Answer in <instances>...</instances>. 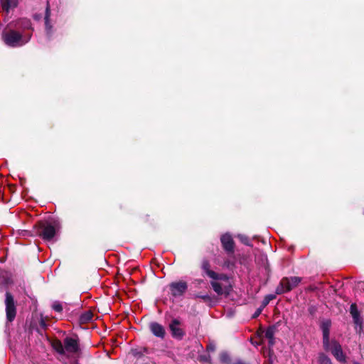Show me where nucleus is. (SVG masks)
Listing matches in <instances>:
<instances>
[{
  "instance_id": "nucleus-16",
  "label": "nucleus",
  "mask_w": 364,
  "mask_h": 364,
  "mask_svg": "<svg viewBox=\"0 0 364 364\" xmlns=\"http://www.w3.org/2000/svg\"><path fill=\"white\" fill-rule=\"evenodd\" d=\"M350 311L355 323L359 324L360 323L359 312L355 304H351Z\"/></svg>"
},
{
  "instance_id": "nucleus-20",
  "label": "nucleus",
  "mask_w": 364,
  "mask_h": 364,
  "mask_svg": "<svg viewBox=\"0 0 364 364\" xmlns=\"http://www.w3.org/2000/svg\"><path fill=\"white\" fill-rule=\"evenodd\" d=\"M265 337L267 338V339H270V338H274V328L273 327H269L268 328L266 331H265Z\"/></svg>"
},
{
  "instance_id": "nucleus-14",
  "label": "nucleus",
  "mask_w": 364,
  "mask_h": 364,
  "mask_svg": "<svg viewBox=\"0 0 364 364\" xmlns=\"http://www.w3.org/2000/svg\"><path fill=\"white\" fill-rule=\"evenodd\" d=\"M1 4L3 10L8 13L11 9L17 6L18 0H1Z\"/></svg>"
},
{
  "instance_id": "nucleus-8",
  "label": "nucleus",
  "mask_w": 364,
  "mask_h": 364,
  "mask_svg": "<svg viewBox=\"0 0 364 364\" xmlns=\"http://www.w3.org/2000/svg\"><path fill=\"white\" fill-rule=\"evenodd\" d=\"M171 294L174 297L182 296L188 289V285L186 282L179 281L172 282L169 285Z\"/></svg>"
},
{
  "instance_id": "nucleus-17",
  "label": "nucleus",
  "mask_w": 364,
  "mask_h": 364,
  "mask_svg": "<svg viewBox=\"0 0 364 364\" xmlns=\"http://www.w3.org/2000/svg\"><path fill=\"white\" fill-rule=\"evenodd\" d=\"M93 314L91 311H87L81 314L80 317V323H86L92 319Z\"/></svg>"
},
{
  "instance_id": "nucleus-10",
  "label": "nucleus",
  "mask_w": 364,
  "mask_h": 364,
  "mask_svg": "<svg viewBox=\"0 0 364 364\" xmlns=\"http://www.w3.org/2000/svg\"><path fill=\"white\" fill-rule=\"evenodd\" d=\"M331 326V321L329 319H325L322 321L321 323V329L323 333V346L324 349H328L329 347Z\"/></svg>"
},
{
  "instance_id": "nucleus-4",
  "label": "nucleus",
  "mask_w": 364,
  "mask_h": 364,
  "mask_svg": "<svg viewBox=\"0 0 364 364\" xmlns=\"http://www.w3.org/2000/svg\"><path fill=\"white\" fill-rule=\"evenodd\" d=\"M301 282V278L299 277H284L283 278L279 285L276 289V292L278 294H281L287 291H291Z\"/></svg>"
},
{
  "instance_id": "nucleus-18",
  "label": "nucleus",
  "mask_w": 364,
  "mask_h": 364,
  "mask_svg": "<svg viewBox=\"0 0 364 364\" xmlns=\"http://www.w3.org/2000/svg\"><path fill=\"white\" fill-rule=\"evenodd\" d=\"M318 364H331V359L323 353H320L318 355Z\"/></svg>"
},
{
  "instance_id": "nucleus-15",
  "label": "nucleus",
  "mask_w": 364,
  "mask_h": 364,
  "mask_svg": "<svg viewBox=\"0 0 364 364\" xmlns=\"http://www.w3.org/2000/svg\"><path fill=\"white\" fill-rule=\"evenodd\" d=\"M50 15V6L48 2L47 3L46 10V16H45V25L46 33L48 36L51 33L52 26L49 21V17Z\"/></svg>"
},
{
  "instance_id": "nucleus-5",
  "label": "nucleus",
  "mask_w": 364,
  "mask_h": 364,
  "mask_svg": "<svg viewBox=\"0 0 364 364\" xmlns=\"http://www.w3.org/2000/svg\"><path fill=\"white\" fill-rule=\"evenodd\" d=\"M326 351H330L337 360L341 363H346V357L344 354L341 346L335 340L329 341V347L328 349H324Z\"/></svg>"
},
{
  "instance_id": "nucleus-23",
  "label": "nucleus",
  "mask_w": 364,
  "mask_h": 364,
  "mask_svg": "<svg viewBox=\"0 0 364 364\" xmlns=\"http://www.w3.org/2000/svg\"><path fill=\"white\" fill-rule=\"evenodd\" d=\"M220 357V360L223 363H228L230 361L229 355L225 353H221Z\"/></svg>"
},
{
  "instance_id": "nucleus-2",
  "label": "nucleus",
  "mask_w": 364,
  "mask_h": 364,
  "mask_svg": "<svg viewBox=\"0 0 364 364\" xmlns=\"http://www.w3.org/2000/svg\"><path fill=\"white\" fill-rule=\"evenodd\" d=\"M58 231V225L55 222H44L39 225L38 234L46 241H51Z\"/></svg>"
},
{
  "instance_id": "nucleus-3",
  "label": "nucleus",
  "mask_w": 364,
  "mask_h": 364,
  "mask_svg": "<svg viewBox=\"0 0 364 364\" xmlns=\"http://www.w3.org/2000/svg\"><path fill=\"white\" fill-rule=\"evenodd\" d=\"M2 37L5 43L11 47L21 46L29 40V38H24L18 32L13 30L4 32Z\"/></svg>"
},
{
  "instance_id": "nucleus-26",
  "label": "nucleus",
  "mask_w": 364,
  "mask_h": 364,
  "mask_svg": "<svg viewBox=\"0 0 364 364\" xmlns=\"http://www.w3.org/2000/svg\"><path fill=\"white\" fill-rule=\"evenodd\" d=\"M240 240L246 245H248V239L245 236H240Z\"/></svg>"
},
{
  "instance_id": "nucleus-27",
  "label": "nucleus",
  "mask_w": 364,
  "mask_h": 364,
  "mask_svg": "<svg viewBox=\"0 0 364 364\" xmlns=\"http://www.w3.org/2000/svg\"><path fill=\"white\" fill-rule=\"evenodd\" d=\"M268 340H269V341H268L269 346V348H271L274 345V338H270Z\"/></svg>"
},
{
  "instance_id": "nucleus-21",
  "label": "nucleus",
  "mask_w": 364,
  "mask_h": 364,
  "mask_svg": "<svg viewBox=\"0 0 364 364\" xmlns=\"http://www.w3.org/2000/svg\"><path fill=\"white\" fill-rule=\"evenodd\" d=\"M199 360L202 362H206V363H209L211 362L210 355L208 354L200 355Z\"/></svg>"
},
{
  "instance_id": "nucleus-1",
  "label": "nucleus",
  "mask_w": 364,
  "mask_h": 364,
  "mask_svg": "<svg viewBox=\"0 0 364 364\" xmlns=\"http://www.w3.org/2000/svg\"><path fill=\"white\" fill-rule=\"evenodd\" d=\"M53 349L60 355H65L67 358L79 356L80 347L77 338L66 337L63 342L55 340L52 343Z\"/></svg>"
},
{
  "instance_id": "nucleus-6",
  "label": "nucleus",
  "mask_w": 364,
  "mask_h": 364,
  "mask_svg": "<svg viewBox=\"0 0 364 364\" xmlns=\"http://www.w3.org/2000/svg\"><path fill=\"white\" fill-rule=\"evenodd\" d=\"M201 268L204 271V272L210 278L214 280H220L224 281L225 283L228 284V278L224 274H218L215 272L210 269V264L209 262L206 259L203 260L201 264Z\"/></svg>"
},
{
  "instance_id": "nucleus-22",
  "label": "nucleus",
  "mask_w": 364,
  "mask_h": 364,
  "mask_svg": "<svg viewBox=\"0 0 364 364\" xmlns=\"http://www.w3.org/2000/svg\"><path fill=\"white\" fill-rule=\"evenodd\" d=\"M52 306L53 310L57 312H60L63 310V306L59 302H55Z\"/></svg>"
},
{
  "instance_id": "nucleus-19",
  "label": "nucleus",
  "mask_w": 364,
  "mask_h": 364,
  "mask_svg": "<svg viewBox=\"0 0 364 364\" xmlns=\"http://www.w3.org/2000/svg\"><path fill=\"white\" fill-rule=\"evenodd\" d=\"M18 24H21V26L25 29H28L31 28V21L27 18L21 19Z\"/></svg>"
},
{
  "instance_id": "nucleus-28",
  "label": "nucleus",
  "mask_w": 364,
  "mask_h": 364,
  "mask_svg": "<svg viewBox=\"0 0 364 364\" xmlns=\"http://www.w3.org/2000/svg\"><path fill=\"white\" fill-rule=\"evenodd\" d=\"M198 297H200L205 301L208 300L210 299V296L208 294L203 296H198Z\"/></svg>"
},
{
  "instance_id": "nucleus-13",
  "label": "nucleus",
  "mask_w": 364,
  "mask_h": 364,
  "mask_svg": "<svg viewBox=\"0 0 364 364\" xmlns=\"http://www.w3.org/2000/svg\"><path fill=\"white\" fill-rule=\"evenodd\" d=\"M151 332L157 337L163 338L165 336L164 328L158 323H151L150 324Z\"/></svg>"
},
{
  "instance_id": "nucleus-12",
  "label": "nucleus",
  "mask_w": 364,
  "mask_h": 364,
  "mask_svg": "<svg viewBox=\"0 0 364 364\" xmlns=\"http://www.w3.org/2000/svg\"><path fill=\"white\" fill-rule=\"evenodd\" d=\"M221 242L224 249L228 252H232L234 249L233 240L228 234H225L221 237Z\"/></svg>"
},
{
  "instance_id": "nucleus-25",
  "label": "nucleus",
  "mask_w": 364,
  "mask_h": 364,
  "mask_svg": "<svg viewBox=\"0 0 364 364\" xmlns=\"http://www.w3.org/2000/svg\"><path fill=\"white\" fill-rule=\"evenodd\" d=\"M206 349L208 352H213L215 350V346L214 344L210 343L208 345Z\"/></svg>"
},
{
  "instance_id": "nucleus-11",
  "label": "nucleus",
  "mask_w": 364,
  "mask_h": 364,
  "mask_svg": "<svg viewBox=\"0 0 364 364\" xmlns=\"http://www.w3.org/2000/svg\"><path fill=\"white\" fill-rule=\"evenodd\" d=\"M219 280H214L210 282L211 286L218 295L228 294L230 291V286L228 284H224L218 282Z\"/></svg>"
},
{
  "instance_id": "nucleus-24",
  "label": "nucleus",
  "mask_w": 364,
  "mask_h": 364,
  "mask_svg": "<svg viewBox=\"0 0 364 364\" xmlns=\"http://www.w3.org/2000/svg\"><path fill=\"white\" fill-rule=\"evenodd\" d=\"M274 299V295H268L265 297L264 299V304H267L270 300Z\"/></svg>"
},
{
  "instance_id": "nucleus-30",
  "label": "nucleus",
  "mask_w": 364,
  "mask_h": 364,
  "mask_svg": "<svg viewBox=\"0 0 364 364\" xmlns=\"http://www.w3.org/2000/svg\"><path fill=\"white\" fill-rule=\"evenodd\" d=\"M260 314V310L257 311L254 317L257 316Z\"/></svg>"
},
{
  "instance_id": "nucleus-7",
  "label": "nucleus",
  "mask_w": 364,
  "mask_h": 364,
  "mask_svg": "<svg viewBox=\"0 0 364 364\" xmlns=\"http://www.w3.org/2000/svg\"><path fill=\"white\" fill-rule=\"evenodd\" d=\"M6 317L9 321H12L16 316V306L14 304V298L9 292L6 294Z\"/></svg>"
},
{
  "instance_id": "nucleus-29",
  "label": "nucleus",
  "mask_w": 364,
  "mask_h": 364,
  "mask_svg": "<svg viewBox=\"0 0 364 364\" xmlns=\"http://www.w3.org/2000/svg\"><path fill=\"white\" fill-rule=\"evenodd\" d=\"M233 364H247V363L243 362L241 360H238L235 361Z\"/></svg>"
},
{
  "instance_id": "nucleus-9",
  "label": "nucleus",
  "mask_w": 364,
  "mask_h": 364,
  "mask_svg": "<svg viewBox=\"0 0 364 364\" xmlns=\"http://www.w3.org/2000/svg\"><path fill=\"white\" fill-rule=\"evenodd\" d=\"M169 329L173 338L177 340H181L185 336V331L181 327V322L176 318L173 319L169 323Z\"/></svg>"
}]
</instances>
